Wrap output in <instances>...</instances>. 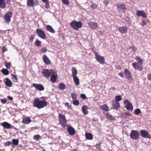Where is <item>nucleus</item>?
Instances as JSON below:
<instances>
[{"label":"nucleus","mask_w":151,"mask_h":151,"mask_svg":"<svg viewBox=\"0 0 151 151\" xmlns=\"http://www.w3.org/2000/svg\"><path fill=\"white\" fill-rule=\"evenodd\" d=\"M132 50L134 52L136 51L137 50V48L134 46H132Z\"/></svg>","instance_id":"obj_57"},{"label":"nucleus","mask_w":151,"mask_h":151,"mask_svg":"<svg viewBox=\"0 0 151 151\" xmlns=\"http://www.w3.org/2000/svg\"><path fill=\"white\" fill-rule=\"evenodd\" d=\"M38 4V2L37 0H27V6L28 7H33L34 6H37Z\"/></svg>","instance_id":"obj_8"},{"label":"nucleus","mask_w":151,"mask_h":151,"mask_svg":"<svg viewBox=\"0 0 151 151\" xmlns=\"http://www.w3.org/2000/svg\"><path fill=\"white\" fill-rule=\"evenodd\" d=\"M35 44L37 46L39 47L40 46L41 42L40 41L37 40L35 42Z\"/></svg>","instance_id":"obj_48"},{"label":"nucleus","mask_w":151,"mask_h":151,"mask_svg":"<svg viewBox=\"0 0 151 151\" xmlns=\"http://www.w3.org/2000/svg\"><path fill=\"white\" fill-rule=\"evenodd\" d=\"M139 136V133L138 131L133 130L130 134V137L132 139L136 140L137 139Z\"/></svg>","instance_id":"obj_5"},{"label":"nucleus","mask_w":151,"mask_h":151,"mask_svg":"<svg viewBox=\"0 0 151 151\" xmlns=\"http://www.w3.org/2000/svg\"><path fill=\"white\" fill-rule=\"evenodd\" d=\"M91 6L93 9H95L97 7V5L96 4L93 3Z\"/></svg>","instance_id":"obj_47"},{"label":"nucleus","mask_w":151,"mask_h":151,"mask_svg":"<svg viewBox=\"0 0 151 151\" xmlns=\"http://www.w3.org/2000/svg\"><path fill=\"white\" fill-rule=\"evenodd\" d=\"M7 98L9 99L10 100L12 101L13 100V98L10 96H7Z\"/></svg>","instance_id":"obj_63"},{"label":"nucleus","mask_w":151,"mask_h":151,"mask_svg":"<svg viewBox=\"0 0 151 151\" xmlns=\"http://www.w3.org/2000/svg\"><path fill=\"white\" fill-rule=\"evenodd\" d=\"M95 55V58L100 63L104 64L105 63L104 58V57L99 55L96 52H94Z\"/></svg>","instance_id":"obj_7"},{"label":"nucleus","mask_w":151,"mask_h":151,"mask_svg":"<svg viewBox=\"0 0 151 151\" xmlns=\"http://www.w3.org/2000/svg\"><path fill=\"white\" fill-rule=\"evenodd\" d=\"M43 60L44 62L46 64H49L51 63V61L46 55L43 56Z\"/></svg>","instance_id":"obj_24"},{"label":"nucleus","mask_w":151,"mask_h":151,"mask_svg":"<svg viewBox=\"0 0 151 151\" xmlns=\"http://www.w3.org/2000/svg\"><path fill=\"white\" fill-rule=\"evenodd\" d=\"M88 25L89 28L94 30L96 29L98 27L97 24L95 22H90Z\"/></svg>","instance_id":"obj_17"},{"label":"nucleus","mask_w":151,"mask_h":151,"mask_svg":"<svg viewBox=\"0 0 151 151\" xmlns=\"http://www.w3.org/2000/svg\"><path fill=\"white\" fill-rule=\"evenodd\" d=\"M12 79L13 81L17 82L18 81V79L16 76L14 74L12 75Z\"/></svg>","instance_id":"obj_35"},{"label":"nucleus","mask_w":151,"mask_h":151,"mask_svg":"<svg viewBox=\"0 0 151 151\" xmlns=\"http://www.w3.org/2000/svg\"><path fill=\"white\" fill-rule=\"evenodd\" d=\"M86 139L88 140H92L93 138V136L90 133H86L85 134Z\"/></svg>","instance_id":"obj_26"},{"label":"nucleus","mask_w":151,"mask_h":151,"mask_svg":"<svg viewBox=\"0 0 151 151\" xmlns=\"http://www.w3.org/2000/svg\"><path fill=\"white\" fill-rule=\"evenodd\" d=\"M6 4L4 0H0V8L4 9L6 8Z\"/></svg>","instance_id":"obj_27"},{"label":"nucleus","mask_w":151,"mask_h":151,"mask_svg":"<svg viewBox=\"0 0 151 151\" xmlns=\"http://www.w3.org/2000/svg\"><path fill=\"white\" fill-rule=\"evenodd\" d=\"M141 136L144 138H150L151 137L148 132L145 130H142L140 132Z\"/></svg>","instance_id":"obj_12"},{"label":"nucleus","mask_w":151,"mask_h":151,"mask_svg":"<svg viewBox=\"0 0 151 151\" xmlns=\"http://www.w3.org/2000/svg\"><path fill=\"white\" fill-rule=\"evenodd\" d=\"M31 122V120L29 117H27L23 119L22 123L24 124H28L30 123Z\"/></svg>","instance_id":"obj_22"},{"label":"nucleus","mask_w":151,"mask_h":151,"mask_svg":"<svg viewBox=\"0 0 151 151\" xmlns=\"http://www.w3.org/2000/svg\"><path fill=\"white\" fill-rule=\"evenodd\" d=\"M147 21H142V25L143 26L147 24Z\"/></svg>","instance_id":"obj_55"},{"label":"nucleus","mask_w":151,"mask_h":151,"mask_svg":"<svg viewBox=\"0 0 151 151\" xmlns=\"http://www.w3.org/2000/svg\"><path fill=\"white\" fill-rule=\"evenodd\" d=\"M42 73L45 78H49L51 74V69L49 70L48 69H43Z\"/></svg>","instance_id":"obj_11"},{"label":"nucleus","mask_w":151,"mask_h":151,"mask_svg":"<svg viewBox=\"0 0 151 151\" xmlns=\"http://www.w3.org/2000/svg\"><path fill=\"white\" fill-rule=\"evenodd\" d=\"M81 97L83 99H85L86 98V96L85 94H81Z\"/></svg>","instance_id":"obj_50"},{"label":"nucleus","mask_w":151,"mask_h":151,"mask_svg":"<svg viewBox=\"0 0 151 151\" xmlns=\"http://www.w3.org/2000/svg\"><path fill=\"white\" fill-rule=\"evenodd\" d=\"M67 130L69 134L71 136L74 135L76 133L74 129L72 127H67Z\"/></svg>","instance_id":"obj_19"},{"label":"nucleus","mask_w":151,"mask_h":151,"mask_svg":"<svg viewBox=\"0 0 151 151\" xmlns=\"http://www.w3.org/2000/svg\"><path fill=\"white\" fill-rule=\"evenodd\" d=\"M62 1L64 4L68 5L69 4V1L68 0H62Z\"/></svg>","instance_id":"obj_44"},{"label":"nucleus","mask_w":151,"mask_h":151,"mask_svg":"<svg viewBox=\"0 0 151 151\" xmlns=\"http://www.w3.org/2000/svg\"><path fill=\"white\" fill-rule=\"evenodd\" d=\"M88 109V107L86 106H84L82 107V111L84 114L86 115L88 114V112L87 110Z\"/></svg>","instance_id":"obj_25"},{"label":"nucleus","mask_w":151,"mask_h":151,"mask_svg":"<svg viewBox=\"0 0 151 151\" xmlns=\"http://www.w3.org/2000/svg\"><path fill=\"white\" fill-rule=\"evenodd\" d=\"M111 104L112 107L114 109L116 110L120 107V104L119 102L115 101H112Z\"/></svg>","instance_id":"obj_20"},{"label":"nucleus","mask_w":151,"mask_h":151,"mask_svg":"<svg viewBox=\"0 0 151 151\" xmlns=\"http://www.w3.org/2000/svg\"><path fill=\"white\" fill-rule=\"evenodd\" d=\"M71 96L73 99H76L77 98L76 94L74 93H72L71 94Z\"/></svg>","instance_id":"obj_49"},{"label":"nucleus","mask_w":151,"mask_h":151,"mask_svg":"<svg viewBox=\"0 0 151 151\" xmlns=\"http://www.w3.org/2000/svg\"><path fill=\"white\" fill-rule=\"evenodd\" d=\"M72 77H76L77 72L76 69L75 68H73L72 69Z\"/></svg>","instance_id":"obj_32"},{"label":"nucleus","mask_w":151,"mask_h":151,"mask_svg":"<svg viewBox=\"0 0 151 151\" xmlns=\"http://www.w3.org/2000/svg\"><path fill=\"white\" fill-rule=\"evenodd\" d=\"M73 78L76 85L77 86L79 84V81L78 78L77 76L73 77Z\"/></svg>","instance_id":"obj_33"},{"label":"nucleus","mask_w":151,"mask_h":151,"mask_svg":"<svg viewBox=\"0 0 151 151\" xmlns=\"http://www.w3.org/2000/svg\"><path fill=\"white\" fill-rule=\"evenodd\" d=\"M134 112L135 114L138 115L141 112V111L139 109H137L135 110Z\"/></svg>","instance_id":"obj_40"},{"label":"nucleus","mask_w":151,"mask_h":151,"mask_svg":"<svg viewBox=\"0 0 151 151\" xmlns=\"http://www.w3.org/2000/svg\"><path fill=\"white\" fill-rule=\"evenodd\" d=\"M36 33L38 36L41 38L45 39L46 36L45 32L41 29H37L36 30Z\"/></svg>","instance_id":"obj_10"},{"label":"nucleus","mask_w":151,"mask_h":151,"mask_svg":"<svg viewBox=\"0 0 151 151\" xmlns=\"http://www.w3.org/2000/svg\"><path fill=\"white\" fill-rule=\"evenodd\" d=\"M1 101L2 104H5L6 103V102L7 101L6 99H1Z\"/></svg>","instance_id":"obj_51"},{"label":"nucleus","mask_w":151,"mask_h":151,"mask_svg":"<svg viewBox=\"0 0 151 151\" xmlns=\"http://www.w3.org/2000/svg\"><path fill=\"white\" fill-rule=\"evenodd\" d=\"M11 65V63L10 62L7 63L6 62L5 63V66L7 69H9L10 68Z\"/></svg>","instance_id":"obj_41"},{"label":"nucleus","mask_w":151,"mask_h":151,"mask_svg":"<svg viewBox=\"0 0 151 151\" xmlns=\"http://www.w3.org/2000/svg\"><path fill=\"white\" fill-rule=\"evenodd\" d=\"M137 60L138 62L139 63L142 64V59L139 57H137Z\"/></svg>","instance_id":"obj_43"},{"label":"nucleus","mask_w":151,"mask_h":151,"mask_svg":"<svg viewBox=\"0 0 151 151\" xmlns=\"http://www.w3.org/2000/svg\"><path fill=\"white\" fill-rule=\"evenodd\" d=\"M106 116L108 120L114 121L116 120L115 119L113 116L110 115L108 113L106 114Z\"/></svg>","instance_id":"obj_30"},{"label":"nucleus","mask_w":151,"mask_h":151,"mask_svg":"<svg viewBox=\"0 0 151 151\" xmlns=\"http://www.w3.org/2000/svg\"><path fill=\"white\" fill-rule=\"evenodd\" d=\"M18 140L17 139H13L12 140V146L14 145L16 146L18 144Z\"/></svg>","instance_id":"obj_36"},{"label":"nucleus","mask_w":151,"mask_h":151,"mask_svg":"<svg viewBox=\"0 0 151 151\" xmlns=\"http://www.w3.org/2000/svg\"><path fill=\"white\" fill-rule=\"evenodd\" d=\"M119 75L122 77H123L124 76V74L123 73H121L119 74Z\"/></svg>","instance_id":"obj_60"},{"label":"nucleus","mask_w":151,"mask_h":151,"mask_svg":"<svg viewBox=\"0 0 151 151\" xmlns=\"http://www.w3.org/2000/svg\"><path fill=\"white\" fill-rule=\"evenodd\" d=\"M34 38V37L33 36H32L30 37L29 40L30 41H32Z\"/></svg>","instance_id":"obj_61"},{"label":"nucleus","mask_w":151,"mask_h":151,"mask_svg":"<svg viewBox=\"0 0 151 151\" xmlns=\"http://www.w3.org/2000/svg\"><path fill=\"white\" fill-rule=\"evenodd\" d=\"M1 72L3 74L6 75H8L9 73V71L7 69H2Z\"/></svg>","instance_id":"obj_37"},{"label":"nucleus","mask_w":151,"mask_h":151,"mask_svg":"<svg viewBox=\"0 0 151 151\" xmlns=\"http://www.w3.org/2000/svg\"><path fill=\"white\" fill-rule=\"evenodd\" d=\"M65 106L68 107V109H70V106L69 105L68 103H66L65 104Z\"/></svg>","instance_id":"obj_58"},{"label":"nucleus","mask_w":151,"mask_h":151,"mask_svg":"<svg viewBox=\"0 0 151 151\" xmlns=\"http://www.w3.org/2000/svg\"><path fill=\"white\" fill-rule=\"evenodd\" d=\"M11 144V142L10 141H8L5 144V146H9Z\"/></svg>","instance_id":"obj_53"},{"label":"nucleus","mask_w":151,"mask_h":151,"mask_svg":"<svg viewBox=\"0 0 151 151\" xmlns=\"http://www.w3.org/2000/svg\"><path fill=\"white\" fill-rule=\"evenodd\" d=\"M58 118L60 123L63 127H65L67 124L65 116L62 114H59L58 115Z\"/></svg>","instance_id":"obj_3"},{"label":"nucleus","mask_w":151,"mask_h":151,"mask_svg":"<svg viewBox=\"0 0 151 151\" xmlns=\"http://www.w3.org/2000/svg\"><path fill=\"white\" fill-rule=\"evenodd\" d=\"M47 29L49 32L52 33H54L55 32V30L50 25H47L46 27Z\"/></svg>","instance_id":"obj_31"},{"label":"nucleus","mask_w":151,"mask_h":151,"mask_svg":"<svg viewBox=\"0 0 151 151\" xmlns=\"http://www.w3.org/2000/svg\"><path fill=\"white\" fill-rule=\"evenodd\" d=\"M137 69L139 70L140 71H141L142 70V67H141V66L139 65V67Z\"/></svg>","instance_id":"obj_62"},{"label":"nucleus","mask_w":151,"mask_h":151,"mask_svg":"<svg viewBox=\"0 0 151 151\" xmlns=\"http://www.w3.org/2000/svg\"><path fill=\"white\" fill-rule=\"evenodd\" d=\"M131 114L129 112H125L122 114V117L123 118H128L129 116H131Z\"/></svg>","instance_id":"obj_29"},{"label":"nucleus","mask_w":151,"mask_h":151,"mask_svg":"<svg viewBox=\"0 0 151 151\" xmlns=\"http://www.w3.org/2000/svg\"><path fill=\"white\" fill-rule=\"evenodd\" d=\"M136 15L138 17H142L146 18L147 17V16L145 12L143 11H137Z\"/></svg>","instance_id":"obj_16"},{"label":"nucleus","mask_w":151,"mask_h":151,"mask_svg":"<svg viewBox=\"0 0 151 151\" xmlns=\"http://www.w3.org/2000/svg\"><path fill=\"white\" fill-rule=\"evenodd\" d=\"M5 80L6 81L5 82V85L9 87H11L12 85L11 81L8 78H6Z\"/></svg>","instance_id":"obj_23"},{"label":"nucleus","mask_w":151,"mask_h":151,"mask_svg":"<svg viewBox=\"0 0 151 151\" xmlns=\"http://www.w3.org/2000/svg\"><path fill=\"white\" fill-rule=\"evenodd\" d=\"M124 104L126 105L125 107L128 110L132 111L133 109V106L131 103L129 102L128 100H125L124 102Z\"/></svg>","instance_id":"obj_9"},{"label":"nucleus","mask_w":151,"mask_h":151,"mask_svg":"<svg viewBox=\"0 0 151 151\" xmlns=\"http://www.w3.org/2000/svg\"><path fill=\"white\" fill-rule=\"evenodd\" d=\"M117 8L119 12L122 13H124L126 9L125 6L124 4L117 5Z\"/></svg>","instance_id":"obj_13"},{"label":"nucleus","mask_w":151,"mask_h":151,"mask_svg":"<svg viewBox=\"0 0 151 151\" xmlns=\"http://www.w3.org/2000/svg\"><path fill=\"white\" fill-rule=\"evenodd\" d=\"M119 31L122 34L126 33L127 32V27H120L118 28Z\"/></svg>","instance_id":"obj_18"},{"label":"nucleus","mask_w":151,"mask_h":151,"mask_svg":"<svg viewBox=\"0 0 151 151\" xmlns=\"http://www.w3.org/2000/svg\"><path fill=\"white\" fill-rule=\"evenodd\" d=\"M122 98L121 97L117 95L115 96V101L118 102L122 100Z\"/></svg>","instance_id":"obj_38"},{"label":"nucleus","mask_w":151,"mask_h":151,"mask_svg":"<svg viewBox=\"0 0 151 151\" xmlns=\"http://www.w3.org/2000/svg\"><path fill=\"white\" fill-rule=\"evenodd\" d=\"M12 12H9L6 13L4 15L3 17L4 22L6 23H9L10 21V19L12 17Z\"/></svg>","instance_id":"obj_4"},{"label":"nucleus","mask_w":151,"mask_h":151,"mask_svg":"<svg viewBox=\"0 0 151 151\" xmlns=\"http://www.w3.org/2000/svg\"><path fill=\"white\" fill-rule=\"evenodd\" d=\"M1 125L4 128L9 129L11 128V125L6 122H4Z\"/></svg>","instance_id":"obj_21"},{"label":"nucleus","mask_w":151,"mask_h":151,"mask_svg":"<svg viewBox=\"0 0 151 151\" xmlns=\"http://www.w3.org/2000/svg\"><path fill=\"white\" fill-rule=\"evenodd\" d=\"M45 7L46 9H48L50 7L49 2H45Z\"/></svg>","instance_id":"obj_46"},{"label":"nucleus","mask_w":151,"mask_h":151,"mask_svg":"<svg viewBox=\"0 0 151 151\" xmlns=\"http://www.w3.org/2000/svg\"><path fill=\"white\" fill-rule=\"evenodd\" d=\"M132 66L135 69H137L138 68L139 66V65L138 64L137 62H134L132 63Z\"/></svg>","instance_id":"obj_39"},{"label":"nucleus","mask_w":151,"mask_h":151,"mask_svg":"<svg viewBox=\"0 0 151 151\" xmlns=\"http://www.w3.org/2000/svg\"><path fill=\"white\" fill-rule=\"evenodd\" d=\"M58 88L60 90H63L65 88V86L64 83H61L59 85Z\"/></svg>","instance_id":"obj_34"},{"label":"nucleus","mask_w":151,"mask_h":151,"mask_svg":"<svg viewBox=\"0 0 151 151\" xmlns=\"http://www.w3.org/2000/svg\"><path fill=\"white\" fill-rule=\"evenodd\" d=\"M32 86L33 87L39 91H42L44 90L45 89L44 86L41 84L34 83L32 84Z\"/></svg>","instance_id":"obj_15"},{"label":"nucleus","mask_w":151,"mask_h":151,"mask_svg":"<svg viewBox=\"0 0 151 151\" xmlns=\"http://www.w3.org/2000/svg\"><path fill=\"white\" fill-rule=\"evenodd\" d=\"M2 52L3 53H4L7 50V49L5 47V46H4L2 47Z\"/></svg>","instance_id":"obj_52"},{"label":"nucleus","mask_w":151,"mask_h":151,"mask_svg":"<svg viewBox=\"0 0 151 151\" xmlns=\"http://www.w3.org/2000/svg\"><path fill=\"white\" fill-rule=\"evenodd\" d=\"M125 76L127 79L129 81L132 80V76L130 72L127 69H125L124 70Z\"/></svg>","instance_id":"obj_14"},{"label":"nucleus","mask_w":151,"mask_h":151,"mask_svg":"<svg viewBox=\"0 0 151 151\" xmlns=\"http://www.w3.org/2000/svg\"><path fill=\"white\" fill-rule=\"evenodd\" d=\"M109 2V1L108 0H105L103 1L104 4L105 5H107Z\"/></svg>","instance_id":"obj_54"},{"label":"nucleus","mask_w":151,"mask_h":151,"mask_svg":"<svg viewBox=\"0 0 151 151\" xmlns=\"http://www.w3.org/2000/svg\"><path fill=\"white\" fill-rule=\"evenodd\" d=\"M51 81L52 83H55L57 80L58 76L56 72L53 69H51Z\"/></svg>","instance_id":"obj_6"},{"label":"nucleus","mask_w":151,"mask_h":151,"mask_svg":"<svg viewBox=\"0 0 151 151\" xmlns=\"http://www.w3.org/2000/svg\"><path fill=\"white\" fill-rule=\"evenodd\" d=\"M73 104L75 106H78L79 105V102L78 100H76L73 101Z\"/></svg>","instance_id":"obj_42"},{"label":"nucleus","mask_w":151,"mask_h":151,"mask_svg":"<svg viewBox=\"0 0 151 151\" xmlns=\"http://www.w3.org/2000/svg\"><path fill=\"white\" fill-rule=\"evenodd\" d=\"M70 27L74 29L78 30L82 26V24L80 22L73 21L70 24Z\"/></svg>","instance_id":"obj_2"},{"label":"nucleus","mask_w":151,"mask_h":151,"mask_svg":"<svg viewBox=\"0 0 151 151\" xmlns=\"http://www.w3.org/2000/svg\"><path fill=\"white\" fill-rule=\"evenodd\" d=\"M47 104V102L45 100H40L38 98L34 99L33 101L34 106L38 109L43 108Z\"/></svg>","instance_id":"obj_1"},{"label":"nucleus","mask_w":151,"mask_h":151,"mask_svg":"<svg viewBox=\"0 0 151 151\" xmlns=\"http://www.w3.org/2000/svg\"><path fill=\"white\" fill-rule=\"evenodd\" d=\"M147 78L149 80L151 81V74H148L147 76Z\"/></svg>","instance_id":"obj_56"},{"label":"nucleus","mask_w":151,"mask_h":151,"mask_svg":"<svg viewBox=\"0 0 151 151\" xmlns=\"http://www.w3.org/2000/svg\"><path fill=\"white\" fill-rule=\"evenodd\" d=\"M40 136L39 135H36L34 136V139L35 140H38L39 139Z\"/></svg>","instance_id":"obj_45"},{"label":"nucleus","mask_w":151,"mask_h":151,"mask_svg":"<svg viewBox=\"0 0 151 151\" xmlns=\"http://www.w3.org/2000/svg\"><path fill=\"white\" fill-rule=\"evenodd\" d=\"M100 109H102L105 111H109V107L106 104H104L103 105L100 106Z\"/></svg>","instance_id":"obj_28"},{"label":"nucleus","mask_w":151,"mask_h":151,"mask_svg":"<svg viewBox=\"0 0 151 151\" xmlns=\"http://www.w3.org/2000/svg\"><path fill=\"white\" fill-rule=\"evenodd\" d=\"M41 0L44 3L49 2L48 0Z\"/></svg>","instance_id":"obj_64"},{"label":"nucleus","mask_w":151,"mask_h":151,"mask_svg":"<svg viewBox=\"0 0 151 151\" xmlns=\"http://www.w3.org/2000/svg\"><path fill=\"white\" fill-rule=\"evenodd\" d=\"M47 49L45 48H43L42 49V52H46L47 51Z\"/></svg>","instance_id":"obj_59"}]
</instances>
